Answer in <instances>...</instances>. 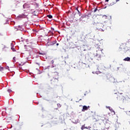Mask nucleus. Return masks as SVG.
I'll return each mask as SVG.
<instances>
[{
  "label": "nucleus",
  "instance_id": "33",
  "mask_svg": "<svg viewBox=\"0 0 130 130\" xmlns=\"http://www.w3.org/2000/svg\"><path fill=\"white\" fill-rule=\"evenodd\" d=\"M126 4H128V3H126Z\"/></svg>",
  "mask_w": 130,
  "mask_h": 130
},
{
  "label": "nucleus",
  "instance_id": "6",
  "mask_svg": "<svg viewBox=\"0 0 130 130\" xmlns=\"http://www.w3.org/2000/svg\"><path fill=\"white\" fill-rule=\"evenodd\" d=\"M90 108L89 106L87 107V106H83L82 111L83 112L86 111V110H88V108Z\"/></svg>",
  "mask_w": 130,
  "mask_h": 130
},
{
  "label": "nucleus",
  "instance_id": "10",
  "mask_svg": "<svg viewBox=\"0 0 130 130\" xmlns=\"http://www.w3.org/2000/svg\"><path fill=\"white\" fill-rule=\"evenodd\" d=\"M18 18H20V19H21V18H26V15H25L24 14H22L19 15L18 16Z\"/></svg>",
  "mask_w": 130,
  "mask_h": 130
},
{
  "label": "nucleus",
  "instance_id": "26",
  "mask_svg": "<svg viewBox=\"0 0 130 130\" xmlns=\"http://www.w3.org/2000/svg\"><path fill=\"white\" fill-rule=\"evenodd\" d=\"M39 54H42V55H44V53H39Z\"/></svg>",
  "mask_w": 130,
  "mask_h": 130
},
{
  "label": "nucleus",
  "instance_id": "5",
  "mask_svg": "<svg viewBox=\"0 0 130 130\" xmlns=\"http://www.w3.org/2000/svg\"><path fill=\"white\" fill-rule=\"evenodd\" d=\"M101 117V120H103V121H104V120H108V117L107 116V115H102Z\"/></svg>",
  "mask_w": 130,
  "mask_h": 130
},
{
  "label": "nucleus",
  "instance_id": "11",
  "mask_svg": "<svg viewBox=\"0 0 130 130\" xmlns=\"http://www.w3.org/2000/svg\"><path fill=\"white\" fill-rule=\"evenodd\" d=\"M52 45L51 42H48L46 44V46H50Z\"/></svg>",
  "mask_w": 130,
  "mask_h": 130
},
{
  "label": "nucleus",
  "instance_id": "31",
  "mask_svg": "<svg viewBox=\"0 0 130 130\" xmlns=\"http://www.w3.org/2000/svg\"><path fill=\"white\" fill-rule=\"evenodd\" d=\"M25 6H26V4H24V5H23V7H25Z\"/></svg>",
  "mask_w": 130,
  "mask_h": 130
},
{
  "label": "nucleus",
  "instance_id": "28",
  "mask_svg": "<svg viewBox=\"0 0 130 130\" xmlns=\"http://www.w3.org/2000/svg\"><path fill=\"white\" fill-rule=\"evenodd\" d=\"M56 45H57V46H58V45H59V44L58 43H57Z\"/></svg>",
  "mask_w": 130,
  "mask_h": 130
},
{
  "label": "nucleus",
  "instance_id": "4",
  "mask_svg": "<svg viewBox=\"0 0 130 130\" xmlns=\"http://www.w3.org/2000/svg\"><path fill=\"white\" fill-rule=\"evenodd\" d=\"M52 83H58V74H56V77H53L51 80Z\"/></svg>",
  "mask_w": 130,
  "mask_h": 130
},
{
  "label": "nucleus",
  "instance_id": "23",
  "mask_svg": "<svg viewBox=\"0 0 130 130\" xmlns=\"http://www.w3.org/2000/svg\"><path fill=\"white\" fill-rule=\"evenodd\" d=\"M103 17V18H105V19H107V16L106 15H104Z\"/></svg>",
  "mask_w": 130,
  "mask_h": 130
},
{
  "label": "nucleus",
  "instance_id": "18",
  "mask_svg": "<svg viewBox=\"0 0 130 130\" xmlns=\"http://www.w3.org/2000/svg\"><path fill=\"white\" fill-rule=\"evenodd\" d=\"M13 62H16V57H14L13 58Z\"/></svg>",
  "mask_w": 130,
  "mask_h": 130
},
{
  "label": "nucleus",
  "instance_id": "12",
  "mask_svg": "<svg viewBox=\"0 0 130 130\" xmlns=\"http://www.w3.org/2000/svg\"><path fill=\"white\" fill-rule=\"evenodd\" d=\"M124 60H125V61H129L130 58L129 57H127L126 58L124 59Z\"/></svg>",
  "mask_w": 130,
  "mask_h": 130
},
{
  "label": "nucleus",
  "instance_id": "17",
  "mask_svg": "<svg viewBox=\"0 0 130 130\" xmlns=\"http://www.w3.org/2000/svg\"><path fill=\"white\" fill-rule=\"evenodd\" d=\"M85 128H88L87 127H85V125H83L82 127H81V129L82 130H83Z\"/></svg>",
  "mask_w": 130,
  "mask_h": 130
},
{
  "label": "nucleus",
  "instance_id": "19",
  "mask_svg": "<svg viewBox=\"0 0 130 130\" xmlns=\"http://www.w3.org/2000/svg\"><path fill=\"white\" fill-rule=\"evenodd\" d=\"M75 9L77 10V11L78 12L79 15H81V12H80V11H79L78 8H76Z\"/></svg>",
  "mask_w": 130,
  "mask_h": 130
},
{
  "label": "nucleus",
  "instance_id": "16",
  "mask_svg": "<svg viewBox=\"0 0 130 130\" xmlns=\"http://www.w3.org/2000/svg\"><path fill=\"white\" fill-rule=\"evenodd\" d=\"M51 43H52V45H54V44H55V43H56V41H54L53 42H51Z\"/></svg>",
  "mask_w": 130,
  "mask_h": 130
},
{
  "label": "nucleus",
  "instance_id": "8",
  "mask_svg": "<svg viewBox=\"0 0 130 130\" xmlns=\"http://www.w3.org/2000/svg\"><path fill=\"white\" fill-rule=\"evenodd\" d=\"M16 29V30H20V31H23L24 30V29L23 28V27L22 26H17V28H15Z\"/></svg>",
  "mask_w": 130,
  "mask_h": 130
},
{
  "label": "nucleus",
  "instance_id": "21",
  "mask_svg": "<svg viewBox=\"0 0 130 130\" xmlns=\"http://www.w3.org/2000/svg\"><path fill=\"white\" fill-rule=\"evenodd\" d=\"M3 71H4V68L0 67V72H3Z\"/></svg>",
  "mask_w": 130,
  "mask_h": 130
},
{
  "label": "nucleus",
  "instance_id": "24",
  "mask_svg": "<svg viewBox=\"0 0 130 130\" xmlns=\"http://www.w3.org/2000/svg\"><path fill=\"white\" fill-rule=\"evenodd\" d=\"M8 92H9V93H11V92H12V90H11V89H8Z\"/></svg>",
  "mask_w": 130,
  "mask_h": 130
},
{
  "label": "nucleus",
  "instance_id": "7",
  "mask_svg": "<svg viewBox=\"0 0 130 130\" xmlns=\"http://www.w3.org/2000/svg\"><path fill=\"white\" fill-rule=\"evenodd\" d=\"M99 29L100 30H102V31H104L103 29H104V25L102 23H101L100 25H99Z\"/></svg>",
  "mask_w": 130,
  "mask_h": 130
},
{
  "label": "nucleus",
  "instance_id": "25",
  "mask_svg": "<svg viewBox=\"0 0 130 130\" xmlns=\"http://www.w3.org/2000/svg\"><path fill=\"white\" fill-rule=\"evenodd\" d=\"M11 46L12 47H14V44L11 43Z\"/></svg>",
  "mask_w": 130,
  "mask_h": 130
},
{
  "label": "nucleus",
  "instance_id": "3",
  "mask_svg": "<svg viewBox=\"0 0 130 130\" xmlns=\"http://www.w3.org/2000/svg\"><path fill=\"white\" fill-rule=\"evenodd\" d=\"M118 96H117V100H122L124 98L123 96V93L122 92H118Z\"/></svg>",
  "mask_w": 130,
  "mask_h": 130
},
{
  "label": "nucleus",
  "instance_id": "22",
  "mask_svg": "<svg viewBox=\"0 0 130 130\" xmlns=\"http://www.w3.org/2000/svg\"><path fill=\"white\" fill-rule=\"evenodd\" d=\"M98 11V9L95 8L94 10H93V12L94 13H96V11Z\"/></svg>",
  "mask_w": 130,
  "mask_h": 130
},
{
  "label": "nucleus",
  "instance_id": "34",
  "mask_svg": "<svg viewBox=\"0 0 130 130\" xmlns=\"http://www.w3.org/2000/svg\"><path fill=\"white\" fill-rule=\"evenodd\" d=\"M126 4H128V3H126Z\"/></svg>",
  "mask_w": 130,
  "mask_h": 130
},
{
  "label": "nucleus",
  "instance_id": "29",
  "mask_svg": "<svg viewBox=\"0 0 130 130\" xmlns=\"http://www.w3.org/2000/svg\"><path fill=\"white\" fill-rule=\"evenodd\" d=\"M6 69H7V70H9V67H6Z\"/></svg>",
  "mask_w": 130,
  "mask_h": 130
},
{
  "label": "nucleus",
  "instance_id": "2",
  "mask_svg": "<svg viewBox=\"0 0 130 130\" xmlns=\"http://www.w3.org/2000/svg\"><path fill=\"white\" fill-rule=\"evenodd\" d=\"M97 49L98 50H96V55L99 56H101V55H102V54H104V53L103 52H102V50H103V49H102V48H101V46H99L97 47Z\"/></svg>",
  "mask_w": 130,
  "mask_h": 130
},
{
  "label": "nucleus",
  "instance_id": "9",
  "mask_svg": "<svg viewBox=\"0 0 130 130\" xmlns=\"http://www.w3.org/2000/svg\"><path fill=\"white\" fill-rule=\"evenodd\" d=\"M117 2H119V0H116L115 2H112L110 3V6H113V5H115V4L117 3Z\"/></svg>",
  "mask_w": 130,
  "mask_h": 130
},
{
  "label": "nucleus",
  "instance_id": "32",
  "mask_svg": "<svg viewBox=\"0 0 130 130\" xmlns=\"http://www.w3.org/2000/svg\"><path fill=\"white\" fill-rule=\"evenodd\" d=\"M82 100V99H80V101Z\"/></svg>",
  "mask_w": 130,
  "mask_h": 130
},
{
  "label": "nucleus",
  "instance_id": "1",
  "mask_svg": "<svg viewBox=\"0 0 130 130\" xmlns=\"http://www.w3.org/2000/svg\"><path fill=\"white\" fill-rule=\"evenodd\" d=\"M106 77L107 80H108L109 82H111V83H116V82H117L115 78L113 76H111V75L110 74H107Z\"/></svg>",
  "mask_w": 130,
  "mask_h": 130
},
{
  "label": "nucleus",
  "instance_id": "20",
  "mask_svg": "<svg viewBox=\"0 0 130 130\" xmlns=\"http://www.w3.org/2000/svg\"><path fill=\"white\" fill-rule=\"evenodd\" d=\"M11 49L12 50V51H16V49L14 48V47H11Z\"/></svg>",
  "mask_w": 130,
  "mask_h": 130
},
{
  "label": "nucleus",
  "instance_id": "15",
  "mask_svg": "<svg viewBox=\"0 0 130 130\" xmlns=\"http://www.w3.org/2000/svg\"><path fill=\"white\" fill-rule=\"evenodd\" d=\"M47 17H48V18H49V19H52V15H47Z\"/></svg>",
  "mask_w": 130,
  "mask_h": 130
},
{
  "label": "nucleus",
  "instance_id": "14",
  "mask_svg": "<svg viewBox=\"0 0 130 130\" xmlns=\"http://www.w3.org/2000/svg\"><path fill=\"white\" fill-rule=\"evenodd\" d=\"M107 108L109 109L111 112H114V110H113L112 108H110V107H108Z\"/></svg>",
  "mask_w": 130,
  "mask_h": 130
},
{
  "label": "nucleus",
  "instance_id": "30",
  "mask_svg": "<svg viewBox=\"0 0 130 130\" xmlns=\"http://www.w3.org/2000/svg\"><path fill=\"white\" fill-rule=\"evenodd\" d=\"M106 2H109V0H106Z\"/></svg>",
  "mask_w": 130,
  "mask_h": 130
},
{
  "label": "nucleus",
  "instance_id": "13",
  "mask_svg": "<svg viewBox=\"0 0 130 130\" xmlns=\"http://www.w3.org/2000/svg\"><path fill=\"white\" fill-rule=\"evenodd\" d=\"M25 48H26L27 51H30V49H29V48H31V47H30V46H25Z\"/></svg>",
  "mask_w": 130,
  "mask_h": 130
},
{
  "label": "nucleus",
  "instance_id": "27",
  "mask_svg": "<svg viewBox=\"0 0 130 130\" xmlns=\"http://www.w3.org/2000/svg\"><path fill=\"white\" fill-rule=\"evenodd\" d=\"M36 64H38L39 66H40V63H37H37H36Z\"/></svg>",
  "mask_w": 130,
  "mask_h": 130
}]
</instances>
